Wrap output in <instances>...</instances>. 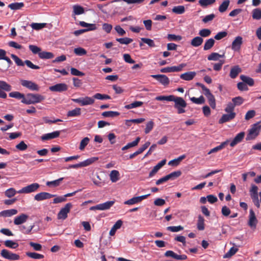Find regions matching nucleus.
<instances>
[{"label": "nucleus", "instance_id": "f257e3e1", "mask_svg": "<svg viewBox=\"0 0 261 261\" xmlns=\"http://www.w3.org/2000/svg\"><path fill=\"white\" fill-rule=\"evenodd\" d=\"M17 99H21V102L26 105L35 104L45 99V97L39 94L29 93L24 95L17 92Z\"/></svg>", "mask_w": 261, "mask_h": 261}, {"label": "nucleus", "instance_id": "f03ea898", "mask_svg": "<svg viewBox=\"0 0 261 261\" xmlns=\"http://www.w3.org/2000/svg\"><path fill=\"white\" fill-rule=\"evenodd\" d=\"M172 101L174 102V107L177 110L178 114H182L186 112L185 108L187 107L186 101L180 97L175 96L172 98Z\"/></svg>", "mask_w": 261, "mask_h": 261}, {"label": "nucleus", "instance_id": "7ed1b4c3", "mask_svg": "<svg viewBox=\"0 0 261 261\" xmlns=\"http://www.w3.org/2000/svg\"><path fill=\"white\" fill-rule=\"evenodd\" d=\"M260 123V122H258L252 125L251 128L249 130V133L246 136V140H253L258 135L261 129Z\"/></svg>", "mask_w": 261, "mask_h": 261}, {"label": "nucleus", "instance_id": "20e7f679", "mask_svg": "<svg viewBox=\"0 0 261 261\" xmlns=\"http://www.w3.org/2000/svg\"><path fill=\"white\" fill-rule=\"evenodd\" d=\"M40 187V185L37 182L33 183L22 188L19 191H17V193L29 194L38 191Z\"/></svg>", "mask_w": 261, "mask_h": 261}, {"label": "nucleus", "instance_id": "39448f33", "mask_svg": "<svg viewBox=\"0 0 261 261\" xmlns=\"http://www.w3.org/2000/svg\"><path fill=\"white\" fill-rule=\"evenodd\" d=\"M72 205L71 203H67L65 206L62 208L58 214V219L65 220L67 218L68 213H69Z\"/></svg>", "mask_w": 261, "mask_h": 261}, {"label": "nucleus", "instance_id": "423d86ee", "mask_svg": "<svg viewBox=\"0 0 261 261\" xmlns=\"http://www.w3.org/2000/svg\"><path fill=\"white\" fill-rule=\"evenodd\" d=\"M72 100L75 102L79 103L81 106L91 105L94 103V99L93 97L86 96L85 97H80L79 98L72 99Z\"/></svg>", "mask_w": 261, "mask_h": 261}, {"label": "nucleus", "instance_id": "0eeeda50", "mask_svg": "<svg viewBox=\"0 0 261 261\" xmlns=\"http://www.w3.org/2000/svg\"><path fill=\"white\" fill-rule=\"evenodd\" d=\"M115 203V201H108L103 203L97 204L95 206H91L90 210L91 211L94 210H101L104 211L108 210L112 207Z\"/></svg>", "mask_w": 261, "mask_h": 261}, {"label": "nucleus", "instance_id": "6e6552de", "mask_svg": "<svg viewBox=\"0 0 261 261\" xmlns=\"http://www.w3.org/2000/svg\"><path fill=\"white\" fill-rule=\"evenodd\" d=\"M20 83L23 87L31 91H38L39 90V86L31 81L21 80Z\"/></svg>", "mask_w": 261, "mask_h": 261}, {"label": "nucleus", "instance_id": "1a4fd4ad", "mask_svg": "<svg viewBox=\"0 0 261 261\" xmlns=\"http://www.w3.org/2000/svg\"><path fill=\"white\" fill-rule=\"evenodd\" d=\"M186 65V64L182 63L177 66L167 67L162 68L160 71L162 73L178 72L181 71Z\"/></svg>", "mask_w": 261, "mask_h": 261}, {"label": "nucleus", "instance_id": "9d476101", "mask_svg": "<svg viewBox=\"0 0 261 261\" xmlns=\"http://www.w3.org/2000/svg\"><path fill=\"white\" fill-rule=\"evenodd\" d=\"M151 76L158 80L162 85L164 86H167L170 83L169 79L164 74H153Z\"/></svg>", "mask_w": 261, "mask_h": 261}, {"label": "nucleus", "instance_id": "9b49d317", "mask_svg": "<svg viewBox=\"0 0 261 261\" xmlns=\"http://www.w3.org/2000/svg\"><path fill=\"white\" fill-rule=\"evenodd\" d=\"M68 86L65 83L56 84L49 87V90L53 92H62L67 90Z\"/></svg>", "mask_w": 261, "mask_h": 261}, {"label": "nucleus", "instance_id": "f8f14e48", "mask_svg": "<svg viewBox=\"0 0 261 261\" xmlns=\"http://www.w3.org/2000/svg\"><path fill=\"white\" fill-rule=\"evenodd\" d=\"M243 43V38L241 36H237L232 41L231 44V49L235 51H238L240 50L241 45Z\"/></svg>", "mask_w": 261, "mask_h": 261}, {"label": "nucleus", "instance_id": "ddd939ff", "mask_svg": "<svg viewBox=\"0 0 261 261\" xmlns=\"http://www.w3.org/2000/svg\"><path fill=\"white\" fill-rule=\"evenodd\" d=\"M55 196V195H53L49 193L43 192L37 194L34 197V199L38 201H40L45 199H50V198L54 197Z\"/></svg>", "mask_w": 261, "mask_h": 261}, {"label": "nucleus", "instance_id": "4468645a", "mask_svg": "<svg viewBox=\"0 0 261 261\" xmlns=\"http://www.w3.org/2000/svg\"><path fill=\"white\" fill-rule=\"evenodd\" d=\"M257 223V220L255 214L252 209L249 211L248 225L252 228H255Z\"/></svg>", "mask_w": 261, "mask_h": 261}, {"label": "nucleus", "instance_id": "2eb2a0df", "mask_svg": "<svg viewBox=\"0 0 261 261\" xmlns=\"http://www.w3.org/2000/svg\"><path fill=\"white\" fill-rule=\"evenodd\" d=\"M165 256L166 257H171L177 260H186L187 256L185 254L178 255L171 250H168L165 253Z\"/></svg>", "mask_w": 261, "mask_h": 261}, {"label": "nucleus", "instance_id": "dca6fc26", "mask_svg": "<svg viewBox=\"0 0 261 261\" xmlns=\"http://www.w3.org/2000/svg\"><path fill=\"white\" fill-rule=\"evenodd\" d=\"M166 160L164 159L162 160L161 162L158 163L156 165H155L152 170L149 173V177L151 178L153 177L158 172V171L166 164Z\"/></svg>", "mask_w": 261, "mask_h": 261}, {"label": "nucleus", "instance_id": "f3484780", "mask_svg": "<svg viewBox=\"0 0 261 261\" xmlns=\"http://www.w3.org/2000/svg\"><path fill=\"white\" fill-rule=\"evenodd\" d=\"M25 64L26 65L33 69H40V67L39 66L34 65L33 63L30 60H25L24 62L19 58L17 57V66H23L24 64Z\"/></svg>", "mask_w": 261, "mask_h": 261}, {"label": "nucleus", "instance_id": "a211bd4d", "mask_svg": "<svg viewBox=\"0 0 261 261\" xmlns=\"http://www.w3.org/2000/svg\"><path fill=\"white\" fill-rule=\"evenodd\" d=\"M34 227V225L30 224L29 225L21 224L17 225V229L24 234H29L31 232Z\"/></svg>", "mask_w": 261, "mask_h": 261}, {"label": "nucleus", "instance_id": "6ab92c4d", "mask_svg": "<svg viewBox=\"0 0 261 261\" xmlns=\"http://www.w3.org/2000/svg\"><path fill=\"white\" fill-rule=\"evenodd\" d=\"M60 132L58 130L55 131L50 133L46 134L41 136V140L42 141H45L57 138L60 136Z\"/></svg>", "mask_w": 261, "mask_h": 261}, {"label": "nucleus", "instance_id": "aec40b11", "mask_svg": "<svg viewBox=\"0 0 261 261\" xmlns=\"http://www.w3.org/2000/svg\"><path fill=\"white\" fill-rule=\"evenodd\" d=\"M1 256L6 259L10 260H16V254L12 253L6 249L1 251Z\"/></svg>", "mask_w": 261, "mask_h": 261}, {"label": "nucleus", "instance_id": "412c9836", "mask_svg": "<svg viewBox=\"0 0 261 261\" xmlns=\"http://www.w3.org/2000/svg\"><path fill=\"white\" fill-rule=\"evenodd\" d=\"M236 113H230L227 114H223L221 118L219 120L220 124H222L225 122L229 121L232 120L236 117Z\"/></svg>", "mask_w": 261, "mask_h": 261}, {"label": "nucleus", "instance_id": "4be33fe9", "mask_svg": "<svg viewBox=\"0 0 261 261\" xmlns=\"http://www.w3.org/2000/svg\"><path fill=\"white\" fill-rule=\"evenodd\" d=\"M245 137V133L244 132H240L234 138L232 141L230 142V145L231 147H234L238 143H240Z\"/></svg>", "mask_w": 261, "mask_h": 261}, {"label": "nucleus", "instance_id": "5701e85b", "mask_svg": "<svg viewBox=\"0 0 261 261\" xmlns=\"http://www.w3.org/2000/svg\"><path fill=\"white\" fill-rule=\"evenodd\" d=\"M242 72L241 68L239 67V65H236L231 67L230 73H229V76L231 79H235L237 77L238 74Z\"/></svg>", "mask_w": 261, "mask_h": 261}, {"label": "nucleus", "instance_id": "b1692460", "mask_svg": "<svg viewBox=\"0 0 261 261\" xmlns=\"http://www.w3.org/2000/svg\"><path fill=\"white\" fill-rule=\"evenodd\" d=\"M196 73L195 71L185 72L180 75V77L185 81H191L195 76Z\"/></svg>", "mask_w": 261, "mask_h": 261}, {"label": "nucleus", "instance_id": "393cba45", "mask_svg": "<svg viewBox=\"0 0 261 261\" xmlns=\"http://www.w3.org/2000/svg\"><path fill=\"white\" fill-rule=\"evenodd\" d=\"M122 224L123 222L122 220H118L111 229L109 232L110 236H113L115 234L116 230L121 227Z\"/></svg>", "mask_w": 261, "mask_h": 261}, {"label": "nucleus", "instance_id": "a878e982", "mask_svg": "<svg viewBox=\"0 0 261 261\" xmlns=\"http://www.w3.org/2000/svg\"><path fill=\"white\" fill-rule=\"evenodd\" d=\"M203 42V39L200 36H197L191 41V45L194 47H198L201 45Z\"/></svg>", "mask_w": 261, "mask_h": 261}, {"label": "nucleus", "instance_id": "bb28decb", "mask_svg": "<svg viewBox=\"0 0 261 261\" xmlns=\"http://www.w3.org/2000/svg\"><path fill=\"white\" fill-rule=\"evenodd\" d=\"M229 142V141L228 140H227L226 141L221 143L220 145L217 146L212 149L208 154H211L212 153L216 152L222 150V149L225 148V147L228 144Z\"/></svg>", "mask_w": 261, "mask_h": 261}, {"label": "nucleus", "instance_id": "cd10ccee", "mask_svg": "<svg viewBox=\"0 0 261 261\" xmlns=\"http://www.w3.org/2000/svg\"><path fill=\"white\" fill-rule=\"evenodd\" d=\"M29 216L25 214H20L17 216V225L23 224L29 219Z\"/></svg>", "mask_w": 261, "mask_h": 261}, {"label": "nucleus", "instance_id": "c85d7f7f", "mask_svg": "<svg viewBox=\"0 0 261 261\" xmlns=\"http://www.w3.org/2000/svg\"><path fill=\"white\" fill-rule=\"evenodd\" d=\"M240 79L246 84L248 85L249 86H253L254 84V80L249 76L244 75H241Z\"/></svg>", "mask_w": 261, "mask_h": 261}, {"label": "nucleus", "instance_id": "c756f323", "mask_svg": "<svg viewBox=\"0 0 261 261\" xmlns=\"http://www.w3.org/2000/svg\"><path fill=\"white\" fill-rule=\"evenodd\" d=\"M54 56V54L51 52L41 51L39 54V57L41 59H50L53 58Z\"/></svg>", "mask_w": 261, "mask_h": 261}, {"label": "nucleus", "instance_id": "7c9ffc66", "mask_svg": "<svg viewBox=\"0 0 261 261\" xmlns=\"http://www.w3.org/2000/svg\"><path fill=\"white\" fill-rule=\"evenodd\" d=\"M215 43V41L213 38H210L206 40L203 46V50H207L210 49L213 47Z\"/></svg>", "mask_w": 261, "mask_h": 261}, {"label": "nucleus", "instance_id": "2f4dec72", "mask_svg": "<svg viewBox=\"0 0 261 261\" xmlns=\"http://www.w3.org/2000/svg\"><path fill=\"white\" fill-rule=\"evenodd\" d=\"M186 158V155L183 154L177 159H173L168 162V165L172 166H177L180 162Z\"/></svg>", "mask_w": 261, "mask_h": 261}, {"label": "nucleus", "instance_id": "473e14b6", "mask_svg": "<svg viewBox=\"0 0 261 261\" xmlns=\"http://www.w3.org/2000/svg\"><path fill=\"white\" fill-rule=\"evenodd\" d=\"M197 227L199 230H203L204 229V228H205L204 219L201 215H199L198 217Z\"/></svg>", "mask_w": 261, "mask_h": 261}, {"label": "nucleus", "instance_id": "72a5a7b5", "mask_svg": "<svg viewBox=\"0 0 261 261\" xmlns=\"http://www.w3.org/2000/svg\"><path fill=\"white\" fill-rule=\"evenodd\" d=\"M119 172L118 171L114 170H112L110 174V177L111 180L113 182H115L119 179Z\"/></svg>", "mask_w": 261, "mask_h": 261}, {"label": "nucleus", "instance_id": "f704fd0d", "mask_svg": "<svg viewBox=\"0 0 261 261\" xmlns=\"http://www.w3.org/2000/svg\"><path fill=\"white\" fill-rule=\"evenodd\" d=\"M224 54L220 55L217 53H212L207 57V60L209 61H217L220 58H224Z\"/></svg>", "mask_w": 261, "mask_h": 261}, {"label": "nucleus", "instance_id": "c9c22d12", "mask_svg": "<svg viewBox=\"0 0 261 261\" xmlns=\"http://www.w3.org/2000/svg\"><path fill=\"white\" fill-rule=\"evenodd\" d=\"M143 105V102L140 101H135L129 105H125L124 108L129 110L137 107H141Z\"/></svg>", "mask_w": 261, "mask_h": 261}, {"label": "nucleus", "instance_id": "e433bc0d", "mask_svg": "<svg viewBox=\"0 0 261 261\" xmlns=\"http://www.w3.org/2000/svg\"><path fill=\"white\" fill-rule=\"evenodd\" d=\"M120 115V113L116 111H106L103 112L101 115L105 117H115L118 116Z\"/></svg>", "mask_w": 261, "mask_h": 261}, {"label": "nucleus", "instance_id": "4c0bfd02", "mask_svg": "<svg viewBox=\"0 0 261 261\" xmlns=\"http://www.w3.org/2000/svg\"><path fill=\"white\" fill-rule=\"evenodd\" d=\"M140 140V138L139 137H138L135 141H133L132 142L128 143L127 145H126L125 146L123 147L122 148V150H125L128 149L131 147L137 146Z\"/></svg>", "mask_w": 261, "mask_h": 261}, {"label": "nucleus", "instance_id": "58836bf2", "mask_svg": "<svg viewBox=\"0 0 261 261\" xmlns=\"http://www.w3.org/2000/svg\"><path fill=\"white\" fill-rule=\"evenodd\" d=\"M16 214V210L15 209H11L8 210H5L0 213L1 216L4 217H10L12 215H15Z\"/></svg>", "mask_w": 261, "mask_h": 261}, {"label": "nucleus", "instance_id": "ea45409f", "mask_svg": "<svg viewBox=\"0 0 261 261\" xmlns=\"http://www.w3.org/2000/svg\"><path fill=\"white\" fill-rule=\"evenodd\" d=\"M81 109L79 108H76L75 109L69 111L67 113L68 117H76L80 116L81 114Z\"/></svg>", "mask_w": 261, "mask_h": 261}, {"label": "nucleus", "instance_id": "a19ab883", "mask_svg": "<svg viewBox=\"0 0 261 261\" xmlns=\"http://www.w3.org/2000/svg\"><path fill=\"white\" fill-rule=\"evenodd\" d=\"M230 4L229 0L224 1L219 7V11L221 13L224 12L227 9Z\"/></svg>", "mask_w": 261, "mask_h": 261}, {"label": "nucleus", "instance_id": "79ce46f5", "mask_svg": "<svg viewBox=\"0 0 261 261\" xmlns=\"http://www.w3.org/2000/svg\"><path fill=\"white\" fill-rule=\"evenodd\" d=\"M98 159V158L97 157H92V158H89V159L86 160L85 161L82 162V166H83V167L88 166L92 164L95 161H97Z\"/></svg>", "mask_w": 261, "mask_h": 261}, {"label": "nucleus", "instance_id": "37998d69", "mask_svg": "<svg viewBox=\"0 0 261 261\" xmlns=\"http://www.w3.org/2000/svg\"><path fill=\"white\" fill-rule=\"evenodd\" d=\"M172 11L175 14H182L185 12V8L184 6H177L174 7Z\"/></svg>", "mask_w": 261, "mask_h": 261}, {"label": "nucleus", "instance_id": "c03bdc74", "mask_svg": "<svg viewBox=\"0 0 261 261\" xmlns=\"http://www.w3.org/2000/svg\"><path fill=\"white\" fill-rule=\"evenodd\" d=\"M63 177H61L57 180L50 181H47L46 185L48 187L53 186L54 187H56L60 185L61 182L63 180Z\"/></svg>", "mask_w": 261, "mask_h": 261}, {"label": "nucleus", "instance_id": "a18cd8bd", "mask_svg": "<svg viewBox=\"0 0 261 261\" xmlns=\"http://www.w3.org/2000/svg\"><path fill=\"white\" fill-rule=\"evenodd\" d=\"M73 13L74 15H81L84 13V9L81 6L74 5L73 6Z\"/></svg>", "mask_w": 261, "mask_h": 261}, {"label": "nucleus", "instance_id": "49530a36", "mask_svg": "<svg viewBox=\"0 0 261 261\" xmlns=\"http://www.w3.org/2000/svg\"><path fill=\"white\" fill-rule=\"evenodd\" d=\"M211 31L208 29H203L199 31L198 34L201 38H205L210 36L211 34Z\"/></svg>", "mask_w": 261, "mask_h": 261}, {"label": "nucleus", "instance_id": "de8ad7c7", "mask_svg": "<svg viewBox=\"0 0 261 261\" xmlns=\"http://www.w3.org/2000/svg\"><path fill=\"white\" fill-rule=\"evenodd\" d=\"M26 255L34 259H42L44 258V255L43 254H39L36 252H28L26 253Z\"/></svg>", "mask_w": 261, "mask_h": 261}, {"label": "nucleus", "instance_id": "09e8293b", "mask_svg": "<svg viewBox=\"0 0 261 261\" xmlns=\"http://www.w3.org/2000/svg\"><path fill=\"white\" fill-rule=\"evenodd\" d=\"M252 18L254 19L259 20L261 19V9L256 8L252 11Z\"/></svg>", "mask_w": 261, "mask_h": 261}, {"label": "nucleus", "instance_id": "8fccbe9b", "mask_svg": "<svg viewBox=\"0 0 261 261\" xmlns=\"http://www.w3.org/2000/svg\"><path fill=\"white\" fill-rule=\"evenodd\" d=\"M216 0H199V4L203 8H205L209 5L213 4Z\"/></svg>", "mask_w": 261, "mask_h": 261}, {"label": "nucleus", "instance_id": "3c124183", "mask_svg": "<svg viewBox=\"0 0 261 261\" xmlns=\"http://www.w3.org/2000/svg\"><path fill=\"white\" fill-rule=\"evenodd\" d=\"M116 40L122 44L127 45L133 42V39L127 37L116 38Z\"/></svg>", "mask_w": 261, "mask_h": 261}, {"label": "nucleus", "instance_id": "603ef678", "mask_svg": "<svg viewBox=\"0 0 261 261\" xmlns=\"http://www.w3.org/2000/svg\"><path fill=\"white\" fill-rule=\"evenodd\" d=\"M93 98L96 99L104 100V99H110L111 96L107 94H102L101 93H96L94 95Z\"/></svg>", "mask_w": 261, "mask_h": 261}, {"label": "nucleus", "instance_id": "864d4df0", "mask_svg": "<svg viewBox=\"0 0 261 261\" xmlns=\"http://www.w3.org/2000/svg\"><path fill=\"white\" fill-rule=\"evenodd\" d=\"M190 100L196 104H202L204 103L205 100L203 96H200L199 98L193 97L190 98Z\"/></svg>", "mask_w": 261, "mask_h": 261}, {"label": "nucleus", "instance_id": "5fc2aeb1", "mask_svg": "<svg viewBox=\"0 0 261 261\" xmlns=\"http://www.w3.org/2000/svg\"><path fill=\"white\" fill-rule=\"evenodd\" d=\"M30 50L34 54H38V56H39V54L41 51V48L38 47L36 45H30L29 46Z\"/></svg>", "mask_w": 261, "mask_h": 261}, {"label": "nucleus", "instance_id": "6e6d98bb", "mask_svg": "<svg viewBox=\"0 0 261 261\" xmlns=\"http://www.w3.org/2000/svg\"><path fill=\"white\" fill-rule=\"evenodd\" d=\"M181 174V172L179 170L173 172L168 175L167 176L169 179H174L177 177L180 176Z\"/></svg>", "mask_w": 261, "mask_h": 261}, {"label": "nucleus", "instance_id": "4d7b16f0", "mask_svg": "<svg viewBox=\"0 0 261 261\" xmlns=\"http://www.w3.org/2000/svg\"><path fill=\"white\" fill-rule=\"evenodd\" d=\"M6 91H10L11 90V86L6 82L0 81V89Z\"/></svg>", "mask_w": 261, "mask_h": 261}, {"label": "nucleus", "instance_id": "13d9d810", "mask_svg": "<svg viewBox=\"0 0 261 261\" xmlns=\"http://www.w3.org/2000/svg\"><path fill=\"white\" fill-rule=\"evenodd\" d=\"M232 103L236 106H240L244 102V99L241 96H237L232 99Z\"/></svg>", "mask_w": 261, "mask_h": 261}, {"label": "nucleus", "instance_id": "bf43d9fd", "mask_svg": "<svg viewBox=\"0 0 261 261\" xmlns=\"http://www.w3.org/2000/svg\"><path fill=\"white\" fill-rule=\"evenodd\" d=\"M154 125V123L153 121L151 120L148 122L146 125V128L145 129V133L147 134L150 132V131L153 129V126Z\"/></svg>", "mask_w": 261, "mask_h": 261}, {"label": "nucleus", "instance_id": "052dcab7", "mask_svg": "<svg viewBox=\"0 0 261 261\" xmlns=\"http://www.w3.org/2000/svg\"><path fill=\"white\" fill-rule=\"evenodd\" d=\"M90 141L88 137H85L80 142L79 149L81 150H83L85 147L88 145Z\"/></svg>", "mask_w": 261, "mask_h": 261}, {"label": "nucleus", "instance_id": "680f3d73", "mask_svg": "<svg viewBox=\"0 0 261 261\" xmlns=\"http://www.w3.org/2000/svg\"><path fill=\"white\" fill-rule=\"evenodd\" d=\"M167 39L169 41H180L181 40L182 37L180 35H176L175 34H168Z\"/></svg>", "mask_w": 261, "mask_h": 261}, {"label": "nucleus", "instance_id": "e2e57ef3", "mask_svg": "<svg viewBox=\"0 0 261 261\" xmlns=\"http://www.w3.org/2000/svg\"><path fill=\"white\" fill-rule=\"evenodd\" d=\"M141 40L143 43L147 44L149 47H153L155 46L153 40L151 39L142 38Z\"/></svg>", "mask_w": 261, "mask_h": 261}, {"label": "nucleus", "instance_id": "0e129e2a", "mask_svg": "<svg viewBox=\"0 0 261 261\" xmlns=\"http://www.w3.org/2000/svg\"><path fill=\"white\" fill-rule=\"evenodd\" d=\"M46 25L45 23H32L31 24L32 28L36 30H39L44 28Z\"/></svg>", "mask_w": 261, "mask_h": 261}, {"label": "nucleus", "instance_id": "69168bd1", "mask_svg": "<svg viewBox=\"0 0 261 261\" xmlns=\"http://www.w3.org/2000/svg\"><path fill=\"white\" fill-rule=\"evenodd\" d=\"M238 249L234 247H231L230 250L224 255V258L230 257L234 255L237 251Z\"/></svg>", "mask_w": 261, "mask_h": 261}, {"label": "nucleus", "instance_id": "338daca9", "mask_svg": "<svg viewBox=\"0 0 261 261\" xmlns=\"http://www.w3.org/2000/svg\"><path fill=\"white\" fill-rule=\"evenodd\" d=\"M206 97L208 100V103L210 106L213 109H215L216 108V100L214 96L212 94L210 96H207Z\"/></svg>", "mask_w": 261, "mask_h": 261}, {"label": "nucleus", "instance_id": "774afa93", "mask_svg": "<svg viewBox=\"0 0 261 261\" xmlns=\"http://www.w3.org/2000/svg\"><path fill=\"white\" fill-rule=\"evenodd\" d=\"M227 35V32L226 31H222L218 33L214 37V38L217 40H221Z\"/></svg>", "mask_w": 261, "mask_h": 261}]
</instances>
